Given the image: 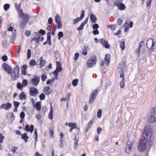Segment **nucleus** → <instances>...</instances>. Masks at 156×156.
Listing matches in <instances>:
<instances>
[{
  "mask_svg": "<svg viewBox=\"0 0 156 156\" xmlns=\"http://www.w3.org/2000/svg\"><path fill=\"white\" fill-rule=\"evenodd\" d=\"M17 10L20 16V15H22V14H24L23 12V11L22 9H20Z\"/></svg>",
  "mask_w": 156,
  "mask_h": 156,
  "instance_id": "nucleus-51",
  "label": "nucleus"
},
{
  "mask_svg": "<svg viewBox=\"0 0 156 156\" xmlns=\"http://www.w3.org/2000/svg\"><path fill=\"white\" fill-rule=\"evenodd\" d=\"M107 27L112 30H114L115 28V25H109L107 26Z\"/></svg>",
  "mask_w": 156,
  "mask_h": 156,
  "instance_id": "nucleus-41",
  "label": "nucleus"
},
{
  "mask_svg": "<svg viewBox=\"0 0 156 156\" xmlns=\"http://www.w3.org/2000/svg\"><path fill=\"white\" fill-rule=\"evenodd\" d=\"M49 134L51 137L53 138L54 137V130L52 129H50L49 131Z\"/></svg>",
  "mask_w": 156,
  "mask_h": 156,
  "instance_id": "nucleus-39",
  "label": "nucleus"
},
{
  "mask_svg": "<svg viewBox=\"0 0 156 156\" xmlns=\"http://www.w3.org/2000/svg\"><path fill=\"white\" fill-rule=\"evenodd\" d=\"M44 93L47 95L50 94L51 92V90L49 87H45L43 89Z\"/></svg>",
  "mask_w": 156,
  "mask_h": 156,
  "instance_id": "nucleus-14",
  "label": "nucleus"
},
{
  "mask_svg": "<svg viewBox=\"0 0 156 156\" xmlns=\"http://www.w3.org/2000/svg\"><path fill=\"white\" fill-rule=\"evenodd\" d=\"M55 20L56 23L61 22V17L58 14H57L55 16Z\"/></svg>",
  "mask_w": 156,
  "mask_h": 156,
  "instance_id": "nucleus-31",
  "label": "nucleus"
},
{
  "mask_svg": "<svg viewBox=\"0 0 156 156\" xmlns=\"http://www.w3.org/2000/svg\"><path fill=\"white\" fill-rule=\"evenodd\" d=\"M63 34L62 32L61 31L59 32L58 33V39L60 40V38L63 37Z\"/></svg>",
  "mask_w": 156,
  "mask_h": 156,
  "instance_id": "nucleus-48",
  "label": "nucleus"
},
{
  "mask_svg": "<svg viewBox=\"0 0 156 156\" xmlns=\"http://www.w3.org/2000/svg\"><path fill=\"white\" fill-rule=\"evenodd\" d=\"M134 136H130L129 140L127 142V144L125 147V151L128 154H130L132 151V148L133 145L134 140L132 139L135 138Z\"/></svg>",
  "mask_w": 156,
  "mask_h": 156,
  "instance_id": "nucleus-2",
  "label": "nucleus"
},
{
  "mask_svg": "<svg viewBox=\"0 0 156 156\" xmlns=\"http://www.w3.org/2000/svg\"><path fill=\"white\" fill-rule=\"evenodd\" d=\"M150 113L152 114H156V108H152L150 111Z\"/></svg>",
  "mask_w": 156,
  "mask_h": 156,
  "instance_id": "nucleus-37",
  "label": "nucleus"
},
{
  "mask_svg": "<svg viewBox=\"0 0 156 156\" xmlns=\"http://www.w3.org/2000/svg\"><path fill=\"white\" fill-rule=\"evenodd\" d=\"M93 34L94 35L98 34L99 33V32L98 30H95L93 31Z\"/></svg>",
  "mask_w": 156,
  "mask_h": 156,
  "instance_id": "nucleus-64",
  "label": "nucleus"
},
{
  "mask_svg": "<svg viewBox=\"0 0 156 156\" xmlns=\"http://www.w3.org/2000/svg\"><path fill=\"white\" fill-rule=\"evenodd\" d=\"M30 92L31 96H35L38 93V91L35 87H32L30 89Z\"/></svg>",
  "mask_w": 156,
  "mask_h": 156,
  "instance_id": "nucleus-11",
  "label": "nucleus"
},
{
  "mask_svg": "<svg viewBox=\"0 0 156 156\" xmlns=\"http://www.w3.org/2000/svg\"><path fill=\"white\" fill-rule=\"evenodd\" d=\"M93 122V120H90L87 126L85 128V129L86 130V131H85L86 133H87L89 129L91 126L92 125Z\"/></svg>",
  "mask_w": 156,
  "mask_h": 156,
  "instance_id": "nucleus-27",
  "label": "nucleus"
},
{
  "mask_svg": "<svg viewBox=\"0 0 156 156\" xmlns=\"http://www.w3.org/2000/svg\"><path fill=\"white\" fill-rule=\"evenodd\" d=\"M39 98L41 100H43L45 99V96L43 93H42L39 95Z\"/></svg>",
  "mask_w": 156,
  "mask_h": 156,
  "instance_id": "nucleus-45",
  "label": "nucleus"
},
{
  "mask_svg": "<svg viewBox=\"0 0 156 156\" xmlns=\"http://www.w3.org/2000/svg\"><path fill=\"white\" fill-rule=\"evenodd\" d=\"M28 22L26 21H24L21 20L20 22V25L21 28L22 29H23L25 27L26 25V23Z\"/></svg>",
  "mask_w": 156,
  "mask_h": 156,
  "instance_id": "nucleus-24",
  "label": "nucleus"
},
{
  "mask_svg": "<svg viewBox=\"0 0 156 156\" xmlns=\"http://www.w3.org/2000/svg\"><path fill=\"white\" fill-rule=\"evenodd\" d=\"M120 86L121 88H123L125 87L124 80H122L120 83Z\"/></svg>",
  "mask_w": 156,
  "mask_h": 156,
  "instance_id": "nucleus-35",
  "label": "nucleus"
},
{
  "mask_svg": "<svg viewBox=\"0 0 156 156\" xmlns=\"http://www.w3.org/2000/svg\"><path fill=\"white\" fill-rule=\"evenodd\" d=\"M21 138L25 141V142L26 143L27 142V140L28 138V136L27 135V134L26 133H24L21 135Z\"/></svg>",
  "mask_w": 156,
  "mask_h": 156,
  "instance_id": "nucleus-25",
  "label": "nucleus"
},
{
  "mask_svg": "<svg viewBox=\"0 0 156 156\" xmlns=\"http://www.w3.org/2000/svg\"><path fill=\"white\" fill-rule=\"evenodd\" d=\"M147 120L150 123H153L155 121V118L154 116L150 115L148 117Z\"/></svg>",
  "mask_w": 156,
  "mask_h": 156,
  "instance_id": "nucleus-19",
  "label": "nucleus"
},
{
  "mask_svg": "<svg viewBox=\"0 0 156 156\" xmlns=\"http://www.w3.org/2000/svg\"><path fill=\"white\" fill-rule=\"evenodd\" d=\"M35 105V107H36L37 109V111H39L41 109V102L38 101L36 103Z\"/></svg>",
  "mask_w": 156,
  "mask_h": 156,
  "instance_id": "nucleus-29",
  "label": "nucleus"
},
{
  "mask_svg": "<svg viewBox=\"0 0 156 156\" xmlns=\"http://www.w3.org/2000/svg\"><path fill=\"white\" fill-rule=\"evenodd\" d=\"M25 115V114L24 112H21L20 115V117L21 118V119H23L24 118Z\"/></svg>",
  "mask_w": 156,
  "mask_h": 156,
  "instance_id": "nucleus-58",
  "label": "nucleus"
},
{
  "mask_svg": "<svg viewBox=\"0 0 156 156\" xmlns=\"http://www.w3.org/2000/svg\"><path fill=\"white\" fill-rule=\"evenodd\" d=\"M40 34H41L42 35H44L45 34V30L41 29L38 32Z\"/></svg>",
  "mask_w": 156,
  "mask_h": 156,
  "instance_id": "nucleus-52",
  "label": "nucleus"
},
{
  "mask_svg": "<svg viewBox=\"0 0 156 156\" xmlns=\"http://www.w3.org/2000/svg\"><path fill=\"white\" fill-rule=\"evenodd\" d=\"M20 69V67L18 66H16L14 68L11 74V79L12 80H15L19 77Z\"/></svg>",
  "mask_w": 156,
  "mask_h": 156,
  "instance_id": "nucleus-3",
  "label": "nucleus"
},
{
  "mask_svg": "<svg viewBox=\"0 0 156 156\" xmlns=\"http://www.w3.org/2000/svg\"><path fill=\"white\" fill-rule=\"evenodd\" d=\"M55 81V79L54 78L52 79L51 80H50L49 79L46 82L47 84H48L51 83L52 82H54Z\"/></svg>",
  "mask_w": 156,
  "mask_h": 156,
  "instance_id": "nucleus-60",
  "label": "nucleus"
},
{
  "mask_svg": "<svg viewBox=\"0 0 156 156\" xmlns=\"http://www.w3.org/2000/svg\"><path fill=\"white\" fill-rule=\"evenodd\" d=\"M99 26L97 24H95L93 25V28L94 29L97 30Z\"/></svg>",
  "mask_w": 156,
  "mask_h": 156,
  "instance_id": "nucleus-62",
  "label": "nucleus"
},
{
  "mask_svg": "<svg viewBox=\"0 0 156 156\" xmlns=\"http://www.w3.org/2000/svg\"><path fill=\"white\" fill-rule=\"evenodd\" d=\"M105 61L107 62L105 63V65L107 66L110 62V55L109 54H107L105 55Z\"/></svg>",
  "mask_w": 156,
  "mask_h": 156,
  "instance_id": "nucleus-21",
  "label": "nucleus"
},
{
  "mask_svg": "<svg viewBox=\"0 0 156 156\" xmlns=\"http://www.w3.org/2000/svg\"><path fill=\"white\" fill-rule=\"evenodd\" d=\"M151 45V46L149 49V51L150 52H151L152 51H153L154 50V41H153V40L151 39H149L147 41V44H146V45L147 47V48H149V45Z\"/></svg>",
  "mask_w": 156,
  "mask_h": 156,
  "instance_id": "nucleus-4",
  "label": "nucleus"
},
{
  "mask_svg": "<svg viewBox=\"0 0 156 156\" xmlns=\"http://www.w3.org/2000/svg\"><path fill=\"white\" fill-rule=\"evenodd\" d=\"M84 16V10H82L81 11V14L80 16V17L74 19L73 20V24H75L81 20L83 18Z\"/></svg>",
  "mask_w": 156,
  "mask_h": 156,
  "instance_id": "nucleus-9",
  "label": "nucleus"
},
{
  "mask_svg": "<svg viewBox=\"0 0 156 156\" xmlns=\"http://www.w3.org/2000/svg\"><path fill=\"white\" fill-rule=\"evenodd\" d=\"M78 80L77 79H75L73 80L72 82V84L73 86H76L77 84Z\"/></svg>",
  "mask_w": 156,
  "mask_h": 156,
  "instance_id": "nucleus-38",
  "label": "nucleus"
},
{
  "mask_svg": "<svg viewBox=\"0 0 156 156\" xmlns=\"http://www.w3.org/2000/svg\"><path fill=\"white\" fill-rule=\"evenodd\" d=\"M10 5L9 4H6L4 5V8L5 11H7L9 8Z\"/></svg>",
  "mask_w": 156,
  "mask_h": 156,
  "instance_id": "nucleus-42",
  "label": "nucleus"
},
{
  "mask_svg": "<svg viewBox=\"0 0 156 156\" xmlns=\"http://www.w3.org/2000/svg\"><path fill=\"white\" fill-rule=\"evenodd\" d=\"M3 67L5 70L6 71L8 74H10L11 73L12 69L8 64L5 63H4L3 64Z\"/></svg>",
  "mask_w": 156,
  "mask_h": 156,
  "instance_id": "nucleus-12",
  "label": "nucleus"
},
{
  "mask_svg": "<svg viewBox=\"0 0 156 156\" xmlns=\"http://www.w3.org/2000/svg\"><path fill=\"white\" fill-rule=\"evenodd\" d=\"M47 36V41H48V43L49 45H51V33L50 32H48Z\"/></svg>",
  "mask_w": 156,
  "mask_h": 156,
  "instance_id": "nucleus-28",
  "label": "nucleus"
},
{
  "mask_svg": "<svg viewBox=\"0 0 156 156\" xmlns=\"http://www.w3.org/2000/svg\"><path fill=\"white\" fill-rule=\"evenodd\" d=\"M98 90L96 89L94 91H93L91 93L89 101L90 104H92L95 99L96 96L98 94Z\"/></svg>",
  "mask_w": 156,
  "mask_h": 156,
  "instance_id": "nucleus-5",
  "label": "nucleus"
},
{
  "mask_svg": "<svg viewBox=\"0 0 156 156\" xmlns=\"http://www.w3.org/2000/svg\"><path fill=\"white\" fill-rule=\"evenodd\" d=\"M84 26V25L83 24L81 23L80 26L77 28V30L78 31H79L83 30Z\"/></svg>",
  "mask_w": 156,
  "mask_h": 156,
  "instance_id": "nucleus-47",
  "label": "nucleus"
},
{
  "mask_svg": "<svg viewBox=\"0 0 156 156\" xmlns=\"http://www.w3.org/2000/svg\"><path fill=\"white\" fill-rule=\"evenodd\" d=\"M12 105L9 103L2 104L0 107V109L4 108L6 110L9 109L12 107Z\"/></svg>",
  "mask_w": 156,
  "mask_h": 156,
  "instance_id": "nucleus-8",
  "label": "nucleus"
},
{
  "mask_svg": "<svg viewBox=\"0 0 156 156\" xmlns=\"http://www.w3.org/2000/svg\"><path fill=\"white\" fill-rule=\"evenodd\" d=\"M100 42L101 45L106 48H109L110 47L109 44L103 39H101L100 40Z\"/></svg>",
  "mask_w": 156,
  "mask_h": 156,
  "instance_id": "nucleus-10",
  "label": "nucleus"
},
{
  "mask_svg": "<svg viewBox=\"0 0 156 156\" xmlns=\"http://www.w3.org/2000/svg\"><path fill=\"white\" fill-rule=\"evenodd\" d=\"M16 38V33L13 32L12 33L11 37L10 38L11 40L14 41Z\"/></svg>",
  "mask_w": 156,
  "mask_h": 156,
  "instance_id": "nucleus-33",
  "label": "nucleus"
},
{
  "mask_svg": "<svg viewBox=\"0 0 156 156\" xmlns=\"http://www.w3.org/2000/svg\"><path fill=\"white\" fill-rule=\"evenodd\" d=\"M8 58L6 55H4L2 57V59L4 62L6 61L7 60Z\"/></svg>",
  "mask_w": 156,
  "mask_h": 156,
  "instance_id": "nucleus-63",
  "label": "nucleus"
},
{
  "mask_svg": "<svg viewBox=\"0 0 156 156\" xmlns=\"http://www.w3.org/2000/svg\"><path fill=\"white\" fill-rule=\"evenodd\" d=\"M73 139L74 140V148L75 149H76L77 147L78 146V142L79 141L78 140L76 139V137L75 136V138Z\"/></svg>",
  "mask_w": 156,
  "mask_h": 156,
  "instance_id": "nucleus-34",
  "label": "nucleus"
},
{
  "mask_svg": "<svg viewBox=\"0 0 156 156\" xmlns=\"http://www.w3.org/2000/svg\"><path fill=\"white\" fill-rule=\"evenodd\" d=\"M19 97H20V99L21 100H23L25 99L26 98V95L24 94V93L23 92H22L19 94Z\"/></svg>",
  "mask_w": 156,
  "mask_h": 156,
  "instance_id": "nucleus-30",
  "label": "nucleus"
},
{
  "mask_svg": "<svg viewBox=\"0 0 156 156\" xmlns=\"http://www.w3.org/2000/svg\"><path fill=\"white\" fill-rule=\"evenodd\" d=\"M17 87L19 89L21 90V89L23 87V85L21 84H20L19 83H18L17 85Z\"/></svg>",
  "mask_w": 156,
  "mask_h": 156,
  "instance_id": "nucleus-50",
  "label": "nucleus"
},
{
  "mask_svg": "<svg viewBox=\"0 0 156 156\" xmlns=\"http://www.w3.org/2000/svg\"><path fill=\"white\" fill-rule=\"evenodd\" d=\"M50 110L48 116V118L51 119H52V115L53 112V108L51 103L50 104Z\"/></svg>",
  "mask_w": 156,
  "mask_h": 156,
  "instance_id": "nucleus-20",
  "label": "nucleus"
},
{
  "mask_svg": "<svg viewBox=\"0 0 156 156\" xmlns=\"http://www.w3.org/2000/svg\"><path fill=\"white\" fill-rule=\"evenodd\" d=\"M71 127L73 128L74 129H78V130H79V129L77 128V125L76 123H73Z\"/></svg>",
  "mask_w": 156,
  "mask_h": 156,
  "instance_id": "nucleus-56",
  "label": "nucleus"
},
{
  "mask_svg": "<svg viewBox=\"0 0 156 156\" xmlns=\"http://www.w3.org/2000/svg\"><path fill=\"white\" fill-rule=\"evenodd\" d=\"M40 68H41V67L44 66L46 62V61L45 60L43 59V57H41L40 58Z\"/></svg>",
  "mask_w": 156,
  "mask_h": 156,
  "instance_id": "nucleus-23",
  "label": "nucleus"
},
{
  "mask_svg": "<svg viewBox=\"0 0 156 156\" xmlns=\"http://www.w3.org/2000/svg\"><path fill=\"white\" fill-rule=\"evenodd\" d=\"M56 65V68L55 71H57L58 73H59L62 70V67L61 63L59 61L57 62Z\"/></svg>",
  "mask_w": 156,
  "mask_h": 156,
  "instance_id": "nucleus-17",
  "label": "nucleus"
},
{
  "mask_svg": "<svg viewBox=\"0 0 156 156\" xmlns=\"http://www.w3.org/2000/svg\"><path fill=\"white\" fill-rule=\"evenodd\" d=\"M33 34L34 35V37H36V38H40L41 37V35L39 33L34 32L33 33Z\"/></svg>",
  "mask_w": 156,
  "mask_h": 156,
  "instance_id": "nucleus-36",
  "label": "nucleus"
},
{
  "mask_svg": "<svg viewBox=\"0 0 156 156\" xmlns=\"http://www.w3.org/2000/svg\"><path fill=\"white\" fill-rule=\"evenodd\" d=\"M119 69L121 70V72H123L125 71L126 69V65L124 62H122L119 65Z\"/></svg>",
  "mask_w": 156,
  "mask_h": 156,
  "instance_id": "nucleus-15",
  "label": "nucleus"
},
{
  "mask_svg": "<svg viewBox=\"0 0 156 156\" xmlns=\"http://www.w3.org/2000/svg\"><path fill=\"white\" fill-rule=\"evenodd\" d=\"M13 104L14 105V106L16 108H17L20 105V103L18 102L14 101L13 102Z\"/></svg>",
  "mask_w": 156,
  "mask_h": 156,
  "instance_id": "nucleus-57",
  "label": "nucleus"
},
{
  "mask_svg": "<svg viewBox=\"0 0 156 156\" xmlns=\"http://www.w3.org/2000/svg\"><path fill=\"white\" fill-rule=\"evenodd\" d=\"M36 64V62L34 59L31 60L29 63L30 65L31 66H35Z\"/></svg>",
  "mask_w": 156,
  "mask_h": 156,
  "instance_id": "nucleus-43",
  "label": "nucleus"
},
{
  "mask_svg": "<svg viewBox=\"0 0 156 156\" xmlns=\"http://www.w3.org/2000/svg\"><path fill=\"white\" fill-rule=\"evenodd\" d=\"M27 131H30L31 133L33 132L34 130V127L33 125H31L29 128V125H27L26 126L25 128L24 129Z\"/></svg>",
  "mask_w": 156,
  "mask_h": 156,
  "instance_id": "nucleus-18",
  "label": "nucleus"
},
{
  "mask_svg": "<svg viewBox=\"0 0 156 156\" xmlns=\"http://www.w3.org/2000/svg\"><path fill=\"white\" fill-rule=\"evenodd\" d=\"M144 139H141L140 140L138 146V150L139 151L143 152L147 147L146 139L149 140L152 136V130L148 126H146L143 133Z\"/></svg>",
  "mask_w": 156,
  "mask_h": 156,
  "instance_id": "nucleus-1",
  "label": "nucleus"
},
{
  "mask_svg": "<svg viewBox=\"0 0 156 156\" xmlns=\"http://www.w3.org/2000/svg\"><path fill=\"white\" fill-rule=\"evenodd\" d=\"M90 18L93 23H95L97 20L96 16L92 13H91L90 14Z\"/></svg>",
  "mask_w": 156,
  "mask_h": 156,
  "instance_id": "nucleus-22",
  "label": "nucleus"
},
{
  "mask_svg": "<svg viewBox=\"0 0 156 156\" xmlns=\"http://www.w3.org/2000/svg\"><path fill=\"white\" fill-rule=\"evenodd\" d=\"M27 80H24L22 82V85H23V86L25 87L27 85Z\"/></svg>",
  "mask_w": 156,
  "mask_h": 156,
  "instance_id": "nucleus-49",
  "label": "nucleus"
},
{
  "mask_svg": "<svg viewBox=\"0 0 156 156\" xmlns=\"http://www.w3.org/2000/svg\"><path fill=\"white\" fill-rule=\"evenodd\" d=\"M40 77L38 76L34 77L30 80V82L34 86H37L40 82Z\"/></svg>",
  "mask_w": 156,
  "mask_h": 156,
  "instance_id": "nucleus-7",
  "label": "nucleus"
},
{
  "mask_svg": "<svg viewBox=\"0 0 156 156\" xmlns=\"http://www.w3.org/2000/svg\"><path fill=\"white\" fill-rule=\"evenodd\" d=\"M47 78V76L44 74H43L41 76L42 80L43 81H45Z\"/></svg>",
  "mask_w": 156,
  "mask_h": 156,
  "instance_id": "nucleus-46",
  "label": "nucleus"
},
{
  "mask_svg": "<svg viewBox=\"0 0 156 156\" xmlns=\"http://www.w3.org/2000/svg\"><path fill=\"white\" fill-rule=\"evenodd\" d=\"M102 114V111L101 109H99L97 112V117L100 118L101 117Z\"/></svg>",
  "mask_w": 156,
  "mask_h": 156,
  "instance_id": "nucleus-40",
  "label": "nucleus"
},
{
  "mask_svg": "<svg viewBox=\"0 0 156 156\" xmlns=\"http://www.w3.org/2000/svg\"><path fill=\"white\" fill-rule=\"evenodd\" d=\"M18 149V148L17 147H14L12 148L11 151L12 153H14L16 151V150H17Z\"/></svg>",
  "mask_w": 156,
  "mask_h": 156,
  "instance_id": "nucleus-53",
  "label": "nucleus"
},
{
  "mask_svg": "<svg viewBox=\"0 0 156 156\" xmlns=\"http://www.w3.org/2000/svg\"><path fill=\"white\" fill-rule=\"evenodd\" d=\"M56 26H55L54 28H53L51 34L53 35H54L55 34V32L56 30Z\"/></svg>",
  "mask_w": 156,
  "mask_h": 156,
  "instance_id": "nucleus-61",
  "label": "nucleus"
},
{
  "mask_svg": "<svg viewBox=\"0 0 156 156\" xmlns=\"http://www.w3.org/2000/svg\"><path fill=\"white\" fill-rule=\"evenodd\" d=\"M118 9L120 10H123L126 9L125 5L121 3H118L116 5Z\"/></svg>",
  "mask_w": 156,
  "mask_h": 156,
  "instance_id": "nucleus-16",
  "label": "nucleus"
},
{
  "mask_svg": "<svg viewBox=\"0 0 156 156\" xmlns=\"http://www.w3.org/2000/svg\"><path fill=\"white\" fill-rule=\"evenodd\" d=\"M10 118L13 120L15 119V116L13 113H9Z\"/></svg>",
  "mask_w": 156,
  "mask_h": 156,
  "instance_id": "nucleus-55",
  "label": "nucleus"
},
{
  "mask_svg": "<svg viewBox=\"0 0 156 156\" xmlns=\"http://www.w3.org/2000/svg\"><path fill=\"white\" fill-rule=\"evenodd\" d=\"M120 47L122 50H123L125 48V43L124 41H120Z\"/></svg>",
  "mask_w": 156,
  "mask_h": 156,
  "instance_id": "nucleus-32",
  "label": "nucleus"
},
{
  "mask_svg": "<svg viewBox=\"0 0 156 156\" xmlns=\"http://www.w3.org/2000/svg\"><path fill=\"white\" fill-rule=\"evenodd\" d=\"M20 17L22 20L28 22V20L29 18V16L27 14H23L20 16Z\"/></svg>",
  "mask_w": 156,
  "mask_h": 156,
  "instance_id": "nucleus-13",
  "label": "nucleus"
},
{
  "mask_svg": "<svg viewBox=\"0 0 156 156\" xmlns=\"http://www.w3.org/2000/svg\"><path fill=\"white\" fill-rule=\"evenodd\" d=\"M31 51L30 49H28L27 50V58H29L31 57Z\"/></svg>",
  "mask_w": 156,
  "mask_h": 156,
  "instance_id": "nucleus-54",
  "label": "nucleus"
},
{
  "mask_svg": "<svg viewBox=\"0 0 156 156\" xmlns=\"http://www.w3.org/2000/svg\"><path fill=\"white\" fill-rule=\"evenodd\" d=\"M89 48L87 46L83 47L82 49V54L85 55L87 54V51L88 50Z\"/></svg>",
  "mask_w": 156,
  "mask_h": 156,
  "instance_id": "nucleus-26",
  "label": "nucleus"
},
{
  "mask_svg": "<svg viewBox=\"0 0 156 156\" xmlns=\"http://www.w3.org/2000/svg\"><path fill=\"white\" fill-rule=\"evenodd\" d=\"M96 58L94 57L91 58L87 62V66L88 67H91L95 65L96 63Z\"/></svg>",
  "mask_w": 156,
  "mask_h": 156,
  "instance_id": "nucleus-6",
  "label": "nucleus"
},
{
  "mask_svg": "<svg viewBox=\"0 0 156 156\" xmlns=\"http://www.w3.org/2000/svg\"><path fill=\"white\" fill-rule=\"evenodd\" d=\"M79 56V54L78 53H76L74 55V60L76 61V60Z\"/></svg>",
  "mask_w": 156,
  "mask_h": 156,
  "instance_id": "nucleus-59",
  "label": "nucleus"
},
{
  "mask_svg": "<svg viewBox=\"0 0 156 156\" xmlns=\"http://www.w3.org/2000/svg\"><path fill=\"white\" fill-rule=\"evenodd\" d=\"M57 72H58L57 71H56L55 70L53 72V73L54 76L56 80H57L58 79V74Z\"/></svg>",
  "mask_w": 156,
  "mask_h": 156,
  "instance_id": "nucleus-44",
  "label": "nucleus"
}]
</instances>
